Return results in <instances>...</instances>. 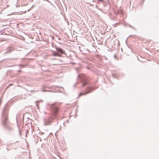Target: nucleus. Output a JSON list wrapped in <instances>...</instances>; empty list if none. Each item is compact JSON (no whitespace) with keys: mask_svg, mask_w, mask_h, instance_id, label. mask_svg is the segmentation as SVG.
I'll return each instance as SVG.
<instances>
[{"mask_svg":"<svg viewBox=\"0 0 159 159\" xmlns=\"http://www.w3.org/2000/svg\"><path fill=\"white\" fill-rule=\"evenodd\" d=\"M7 113L6 111L4 110L2 113V121L3 124L5 125L7 122Z\"/></svg>","mask_w":159,"mask_h":159,"instance_id":"7ed1b4c3","label":"nucleus"},{"mask_svg":"<svg viewBox=\"0 0 159 159\" xmlns=\"http://www.w3.org/2000/svg\"><path fill=\"white\" fill-rule=\"evenodd\" d=\"M78 84V83H77L76 84H75V85H74V86L75 87V85H76V84Z\"/></svg>","mask_w":159,"mask_h":159,"instance_id":"6e6552de","label":"nucleus"},{"mask_svg":"<svg viewBox=\"0 0 159 159\" xmlns=\"http://www.w3.org/2000/svg\"><path fill=\"white\" fill-rule=\"evenodd\" d=\"M11 51V49H10V50H9L8 52V51H7V52H5V53H8V52H10Z\"/></svg>","mask_w":159,"mask_h":159,"instance_id":"0eeeda50","label":"nucleus"},{"mask_svg":"<svg viewBox=\"0 0 159 159\" xmlns=\"http://www.w3.org/2000/svg\"><path fill=\"white\" fill-rule=\"evenodd\" d=\"M56 49L57 51L59 53L61 54H64V51L61 48L57 47H56Z\"/></svg>","mask_w":159,"mask_h":159,"instance_id":"39448f33","label":"nucleus"},{"mask_svg":"<svg viewBox=\"0 0 159 159\" xmlns=\"http://www.w3.org/2000/svg\"><path fill=\"white\" fill-rule=\"evenodd\" d=\"M101 1H102L103 0H100Z\"/></svg>","mask_w":159,"mask_h":159,"instance_id":"9d476101","label":"nucleus"},{"mask_svg":"<svg viewBox=\"0 0 159 159\" xmlns=\"http://www.w3.org/2000/svg\"><path fill=\"white\" fill-rule=\"evenodd\" d=\"M53 56H56L58 55V53L56 52H53Z\"/></svg>","mask_w":159,"mask_h":159,"instance_id":"423d86ee","label":"nucleus"},{"mask_svg":"<svg viewBox=\"0 0 159 159\" xmlns=\"http://www.w3.org/2000/svg\"><path fill=\"white\" fill-rule=\"evenodd\" d=\"M78 79L82 82V86H85L89 84V82L88 81L87 77L83 74H80L78 75Z\"/></svg>","mask_w":159,"mask_h":159,"instance_id":"f03ea898","label":"nucleus"},{"mask_svg":"<svg viewBox=\"0 0 159 159\" xmlns=\"http://www.w3.org/2000/svg\"><path fill=\"white\" fill-rule=\"evenodd\" d=\"M87 90L84 93H81L80 94L79 96H80L82 95H85L88 93H90L92 90H93V89L92 88H90L89 86H88Z\"/></svg>","mask_w":159,"mask_h":159,"instance_id":"20e7f679","label":"nucleus"},{"mask_svg":"<svg viewBox=\"0 0 159 159\" xmlns=\"http://www.w3.org/2000/svg\"><path fill=\"white\" fill-rule=\"evenodd\" d=\"M45 91L44 90H42V91Z\"/></svg>","mask_w":159,"mask_h":159,"instance_id":"1a4fd4ad","label":"nucleus"},{"mask_svg":"<svg viewBox=\"0 0 159 159\" xmlns=\"http://www.w3.org/2000/svg\"><path fill=\"white\" fill-rule=\"evenodd\" d=\"M49 107L53 114V116L46 117L44 119V124L45 125H50L53 121V117H56L58 109L57 107L54 104H49Z\"/></svg>","mask_w":159,"mask_h":159,"instance_id":"f257e3e1","label":"nucleus"}]
</instances>
